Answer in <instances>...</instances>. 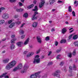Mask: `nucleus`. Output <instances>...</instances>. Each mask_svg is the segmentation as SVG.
Segmentation results:
<instances>
[{
  "instance_id": "f257e3e1",
  "label": "nucleus",
  "mask_w": 78,
  "mask_h": 78,
  "mask_svg": "<svg viewBox=\"0 0 78 78\" xmlns=\"http://www.w3.org/2000/svg\"><path fill=\"white\" fill-rule=\"evenodd\" d=\"M39 55H37L35 56V58L34 59V61L33 62L34 64H36V63H38L40 62V61H41V59L40 58L37 59V58H39Z\"/></svg>"
},
{
  "instance_id": "f03ea898",
  "label": "nucleus",
  "mask_w": 78,
  "mask_h": 78,
  "mask_svg": "<svg viewBox=\"0 0 78 78\" xmlns=\"http://www.w3.org/2000/svg\"><path fill=\"white\" fill-rule=\"evenodd\" d=\"M2 17L5 20H7L9 18V14L7 13H5L2 15Z\"/></svg>"
},
{
  "instance_id": "7ed1b4c3",
  "label": "nucleus",
  "mask_w": 78,
  "mask_h": 78,
  "mask_svg": "<svg viewBox=\"0 0 78 78\" xmlns=\"http://www.w3.org/2000/svg\"><path fill=\"white\" fill-rule=\"evenodd\" d=\"M40 74V72H38L35 74H32L30 76V78H36L37 77L38 75Z\"/></svg>"
},
{
  "instance_id": "20e7f679",
  "label": "nucleus",
  "mask_w": 78,
  "mask_h": 78,
  "mask_svg": "<svg viewBox=\"0 0 78 78\" xmlns=\"http://www.w3.org/2000/svg\"><path fill=\"white\" fill-rule=\"evenodd\" d=\"M44 0H41L42 2H41L40 3L39 5V7L40 8H41L44 5V4H45V2L44 1Z\"/></svg>"
},
{
  "instance_id": "39448f33",
  "label": "nucleus",
  "mask_w": 78,
  "mask_h": 78,
  "mask_svg": "<svg viewBox=\"0 0 78 78\" xmlns=\"http://www.w3.org/2000/svg\"><path fill=\"white\" fill-rule=\"evenodd\" d=\"M12 67L11 65V64H10L9 63L5 67V69L6 70H9L10 69H11V68Z\"/></svg>"
},
{
  "instance_id": "423d86ee",
  "label": "nucleus",
  "mask_w": 78,
  "mask_h": 78,
  "mask_svg": "<svg viewBox=\"0 0 78 78\" xmlns=\"http://www.w3.org/2000/svg\"><path fill=\"white\" fill-rule=\"evenodd\" d=\"M69 76H73V75H72V67L71 66H70L69 67Z\"/></svg>"
},
{
  "instance_id": "0eeeda50",
  "label": "nucleus",
  "mask_w": 78,
  "mask_h": 78,
  "mask_svg": "<svg viewBox=\"0 0 78 78\" xmlns=\"http://www.w3.org/2000/svg\"><path fill=\"white\" fill-rule=\"evenodd\" d=\"M10 65L12 66V67H14L16 64V61L13 60L11 62L9 63Z\"/></svg>"
},
{
  "instance_id": "6e6552de",
  "label": "nucleus",
  "mask_w": 78,
  "mask_h": 78,
  "mask_svg": "<svg viewBox=\"0 0 78 78\" xmlns=\"http://www.w3.org/2000/svg\"><path fill=\"white\" fill-rule=\"evenodd\" d=\"M28 68V66H24L23 69L21 71V73H25V72H27V69Z\"/></svg>"
},
{
  "instance_id": "1a4fd4ad",
  "label": "nucleus",
  "mask_w": 78,
  "mask_h": 78,
  "mask_svg": "<svg viewBox=\"0 0 78 78\" xmlns=\"http://www.w3.org/2000/svg\"><path fill=\"white\" fill-rule=\"evenodd\" d=\"M9 59L7 58L3 59L2 61V62L4 64H7V63H8V62H9Z\"/></svg>"
},
{
  "instance_id": "9d476101",
  "label": "nucleus",
  "mask_w": 78,
  "mask_h": 78,
  "mask_svg": "<svg viewBox=\"0 0 78 78\" xmlns=\"http://www.w3.org/2000/svg\"><path fill=\"white\" fill-rule=\"evenodd\" d=\"M38 12H35L32 18V20H34L35 19H37V17H35L36 14H38Z\"/></svg>"
},
{
  "instance_id": "9b49d317",
  "label": "nucleus",
  "mask_w": 78,
  "mask_h": 78,
  "mask_svg": "<svg viewBox=\"0 0 78 78\" xmlns=\"http://www.w3.org/2000/svg\"><path fill=\"white\" fill-rule=\"evenodd\" d=\"M7 74V73H5L4 74L0 76V78H2V77H3V76H5V78H9V77L8 76H6Z\"/></svg>"
},
{
  "instance_id": "f8f14e48",
  "label": "nucleus",
  "mask_w": 78,
  "mask_h": 78,
  "mask_svg": "<svg viewBox=\"0 0 78 78\" xmlns=\"http://www.w3.org/2000/svg\"><path fill=\"white\" fill-rule=\"evenodd\" d=\"M18 70H20V69H21L22 67H23V66L22 65V63H19L18 64V66L17 67Z\"/></svg>"
},
{
  "instance_id": "ddd939ff",
  "label": "nucleus",
  "mask_w": 78,
  "mask_h": 78,
  "mask_svg": "<svg viewBox=\"0 0 78 78\" xmlns=\"http://www.w3.org/2000/svg\"><path fill=\"white\" fill-rule=\"evenodd\" d=\"M59 70H57L55 73H53L52 75L54 76H56V74L59 73Z\"/></svg>"
},
{
  "instance_id": "4468645a",
  "label": "nucleus",
  "mask_w": 78,
  "mask_h": 78,
  "mask_svg": "<svg viewBox=\"0 0 78 78\" xmlns=\"http://www.w3.org/2000/svg\"><path fill=\"white\" fill-rule=\"evenodd\" d=\"M32 26L34 28H36V27H37V22H34L33 23Z\"/></svg>"
},
{
  "instance_id": "2eb2a0df",
  "label": "nucleus",
  "mask_w": 78,
  "mask_h": 78,
  "mask_svg": "<svg viewBox=\"0 0 78 78\" xmlns=\"http://www.w3.org/2000/svg\"><path fill=\"white\" fill-rule=\"evenodd\" d=\"M16 45H18V47H20L22 46L23 45V42H19L16 43Z\"/></svg>"
},
{
  "instance_id": "dca6fc26",
  "label": "nucleus",
  "mask_w": 78,
  "mask_h": 78,
  "mask_svg": "<svg viewBox=\"0 0 78 78\" xmlns=\"http://www.w3.org/2000/svg\"><path fill=\"white\" fill-rule=\"evenodd\" d=\"M24 10V9L23 8H20L19 9H16V11L17 12H21L23 11Z\"/></svg>"
},
{
  "instance_id": "f3484780",
  "label": "nucleus",
  "mask_w": 78,
  "mask_h": 78,
  "mask_svg": "<svg viewBox=\"0 0 78 78\" xmlns=\"http://www.w3.org/2000/svg\"><path fill=\"white\" fill-rule=\"evenodd\" d=\"M30 39L29 38H28L24 42V45H27L28 44V42H29V40Z\"/></svg>"
},
{
  "instance_id": "a211bd4d",
  "label": "nucleus",
  "mask_w": 78,
  "mask_h": 78,
  "mask_svg": "<svg viewBox=\"0 0 78 78\" xmlns=\"http://www.w3.org/2000/svg\"><path fill=\"white\" fill-rule=\"evenodd\" d=\"M78 38V35L76 34L74 35L73 37V40H76Z\"/></svg>"
},
{
  "instance_id": "6ab92c4d",
  "label": "nucleus",
  "mask_w": 78,
  "mask_h": 78,
  "mask_svg": "<svg viewBox=\"0 0 78 78\" xmlns=\"http://www.w3.org/2000/svg\"><path fill=\"white\" fill-rule=\"evenodd\" d=\"M37 41L39 42V43H41V38H40V37H37Z\"/></svg>"
},
{
  "instance_id": "aec40b11",
  "label": "nucleus",
  "mask_w": 78,
  "mask_h": 78,
  "mask_svg": "<svg viewBox=\"0 0 78 78\" xmlns=\"http://www.w3.org/2000/svg\"><path fill=\"white\" fill-rule=\"evenodd\" d=\"M67 31V29L65 28H63L62 29V34H65V33Z\"/></svg>"
},
{
  "instance_id": "412c9836",
  "label": "nucleus",
  "mask_w": 78,
  "mask_h": 78,
  "mask_svg": "<svg viewBox=\"0 0 78 78\" xmlns=\"http://www.w3.org/2000/svg\"><path fill=\"white\" fill-rule=\"evenodd\" d=\"M55 0H50L49 2L50 5H53L54 2H55Z\"/></svg>"
},
{
  "instance_id": "4be33fe9",
  "label": "nucleus",
  "mask_w": 78,
  "mask_h": 78,
  "mask_svg": "<svg viewBox=\"0 0 78 78\" xmlns=\"http://www.w3.org/2000/svg\"><path fill=\"white\" fill-rule=\"evenodd\" d=\"M14 26H15V23H13L9 25V27L10 28H12V27H14Z\"/></svg>"
},
{
  "instance_id": "5701e85b",
  "label": "nucleus",
  "mask_w": 78,
  "mask_h": 78,
  "mask_svg": "<svg viewBox=\"0 0 78 78\" xmlns=\"http://www.w3.org/2000/svg\"><path fill=\"white\" fill-rule=\"evenodd\" d=\"M14 47H15L14 45L12 44L10 47V48L11 50H14Z\"/></svg>"
},
{
  "instance_id": "b1692460",
  "label": "nucleus",
  "mask_w": 78,
  "mask_h": 78,
  "mask_svg": "<svg viewBox=\"0 0 78 78\" xmlns=\"http://www.w3.org/2000/svg\"><path fill=\"white\" fill-rule=\"evenodd\" d=\"M32 10L33 11H38V8H37V6H36L35 7V9H33Z\"/></svg>"
},
{
  "instance_id": "393cba45",
  "label": "nucleus",
  "mask_w": 78,
  "mask_h": 78,
  "mask_svg": "<svg viewBox=\"0 0 78 78\" xmlns=\"http://www.w3.org/2000/svg\"><path fill=\"white\" fill-rule=\"evenodd\" d=\"M19 32L21 35H22V34H23L24 33V32H23V29H20L19 31Z\"/></svg>"
},
{
  "instance_id": "a878e982",
  "label": "nucleus",
  "mask_w": 78,
  "mask_h": 78,
  "mask_svg": "<svg viewBox=\"0 0 78 78\" xmlns=\"http://www.w3.org/2000/svg\"><path fill=\"white\" fill-rule=\"evenodd\" d=\"M71 8V6H69L68 7V11L70 12L72 11V9Z\"/></svg>"
},
{
  "instance_id": "bb28decb",
  "label": "nucleus",
  "mask_w": 78,
  "mask_h": 78,
  "mask_svg": "<svg viewBox=\"0 0 78 78\" xmlns=\"http://www.w3.org/2000/svg\"><path fill=\"white\" fill-rule=\"evenodd\" d=\"M5 22V21L4 20H2L0 21V25H2V24H3Z\"/></svg>"
},
{
  "instance_id": "cd10ccee",
  "label": "nucleus",
  "mask_w": 78,
  "mask_h": 78,
  "mask_svg": "<svg viewBox=\"0 0 78 78\" xmlns=\"http://www.w3.org/2000/svg\"><path fill=\"white\" fill-rule=\"evenodd\" d=\"M17 39L16 38H15L13 39L12 40H11V43L12 44H14V43H15V41H16Z\"/></svg>"
},
{
  "instance_id": "c85d7f7f",
  "label": "nucleus",
  "mask_w": 78,
  "mask_h": 78,
  "mask_svg": "<svg viewBox=\"0 0 78 78\" xmlns=\"http://www.w3.org/2000/svg\"><path fill=\"white\" fill-rule=\"evenodd\" d=\"M74 44L75 46H76V47H78V41L74 42Z\"/></svg>"
},
{
  "instance_id": "c756f323",
  "label": "nucleus",
  "mask_w": 78,
  "mask_h": 78,
  "mask_svg": "<svg viewBox=\"0 0 78 78\" xmlns=\"http://www.w3.org/2000/svg\"><path fill=\"white\" fill-rule=\"evenodd\" d=\"M72 56V54L71 53H68V56L69 58H71Z\"/></svg>"
},
{
  "instance_id": "7c9ffc66",
  "label": "nucleus",
  "mask_w": 78,
  "mask_h": 78,
  "mask_svg": "<svg viewBox=\"0 0 78 78\" xmlns=\"http://www.w3.org/2000/svg\"><path fill=\"white\" fill-rule=\"evenodd\" d=\"M33 6H34V4H31L30 5L27 6V8L30 9V8H33Z\"/></svg>"
},
{
  "instance_id": "2f4dec72",
  "label": "nucleus",
  "mask_w": 78,
  "mask_h": 78,
  "mask_svg": "<svg viewBox=\"0 0 78 78\" xmlns=\"http://www.w3.org/2000/svg\"><path fill=\"white\" fill-rule=\"evenodd\" d=\"M66 40H62L60 41L61 44H62V43H66Z\"/></svg>"
},
{
  "instance_id": "473e14b6",
  "label": "nucleus",
  "mask_w": 78,
  "mask_h": 78,
  "mask_svg": "<svg viewBox=\"0 0 78 78\" xmlns=\"http://www.w3.org/2000/svg\"><path fill=\"white\" fill-rule=\"evenodd\" d=\"M28 16V14L27 13H25L23 15V17H27Z\"/></svg>"
},
{
  "instance_id": "72a5a7b5",
  "label": "nucleus",
  "mask_w": 78,
  "mask_h": 78,
  "mask_svg": "<svg viewBox=\"0 0 78 78\" xmlns=\"http://www.w3.org/2000/svg\"><path fill=\"white\" fill-rule=\"evenodd\" d=\"M73 70H76V65H73Z\"/></svg>"
},
{
  "instance_id": "f704fd0d",
  "label": "nucleus",
  "mask_w": 78,
  "mask_h": 78,
  "mask_svg": "<svg viewBox=\"0 0 78 78\" xmlns=\"http://www.w3.org/2000/svg\"><path fill=\"white\" fill-rule=\"evenodd\" d=\"M18 69V68H17V67H16L14 69H13V72H16L17 70Z\"/></svg>"
},
{
  "instance_id": "c9c22d12",
  "label": "nucleus",
  "mask_w": 78,
  "mask_h": 78,
  "mask_svg": "<svg viewBox=\"0 0 78 78\" xmlns=\"http://www.w3.org/2000/svg\"><path fill=\"white\" fill-rule=\"evenodd\" d=\"M64 64V62H62L60 63V66H62Z\"/></svg>"
},
{
  "instance_id": "e433bc0d",
  "label": "nucleus",
  "mask_w": 78,
  "mask_h": 78,
  "mask_svg": "<svg viewBox=\"0 0 78 78\" xmlns=\"http://www.w3.org/2000/svg\"><path fill=\"white\" fill-rule=\"evenodd\" d=\"M73 35V34H72L70 35L68 37L69 39H70L72 38V37Z\"/></svg>"
},
{
  "instance_id": "4c0bfd02",
  "label": "nucleus",
  "mask_w": 78,
  "mask_h": 78,
  "mask_svg": "<svg viewBox=\"0 0 78 78\" xmlns=\"http://www.w3.org/2000/svg\"><path fill=\"white\" fill-rule=\"evenodd\" d=\"M72 14H73V16H74V17H75V12H74V11H73Z\"/></svg>"
},
{
  "instance_id": "58836bf2",
  "label": "nucleus",
  "mask_w": 78,
  "mask_h": 78,
  "mask_svg": "<svg viewBox=\"0 0 78 78\" xmlns=\"http://www.w3.org/2000/svg\"><path fill=\"white\" fill-rule=\"evenodd\" d=\"M50 39V37L49 36H47L46 37L45 40L46 41H49V40Z\"/></svg>"
},
{
  "instance_id": "ea45409f",
  "label": "nucleus",
  "mask_w": 78,
  "mask_h": 78,
  "mask_svg": "<svg viewBox=\"0 0 78 78\" xmlns=\"http://www.w3.org/2000/svg\"><path fill=\"white\" fill-rule=\"evenodd\" d=\"M41 51V49H39L37 51V52H36V54H38V53H39V52Z\"/></svg>"
},
{
  "instance_id": "a19ab883",
  "label": "nucleus",
  "mask_w": 78,
  "mask_h": 78,
  "mask_svg": "<svg viewBox=\"0 0 78 78\" xmlns=\"http://www.w3.org/2000/svg\"><path fill=\"white\" fill-rule=\"evenodd\" d=\"M12 22V20H10L8 21V23H9V24H10Z\"/></svg>"
},
{
  "instance_id": "79ce46f5",
  "label": "nucleus",
  "mask_w": 78,
  "mask_h": 78,
  "mask_svg": "<svg viewBox=\"0 0 78 78\" xmlns=\"http://www.w3.org/2000/svg\"><path fill=\"white\" fill-rule=\"evenodd\" d=\"M61 56V55H58L57 57V59H60V58L59 57Z\"/></svg>"
},
{
  "instance_id": "37998d69",
  "label": "nucleus",
  "mask_w": 78,
  "mask_h": 78,
  "mask_svg": "<svg viewBox=\"0 0 78 78\" xmlns=\"http://www.w3.org/2000/svg\"><path fill=\"white\" fill-rule=\"evenodd\" d=\"M29 54H30V56H31L32 55H34V52H31L30 53H29Z\"/></svg>"
},
{
  "instance_id": "c03bdc74",
  "label": "nucleus",
  "mask_w": 78,
  "mask_h": 78,
  "mask_svg": "<svg viewBox=\"0 0 78 78\" xmlns=\"http://www.w3.org/2000/svg\"><path fill=\"white\" fill-rule=\"evenodd\" d=\"M19 6H23V4H22V3H21V2H19Z\"/></svg>"
},
{
  "instance_id": "a18cd8bd",
  "label": "nucleus",
  "mask_w": 78,
  "mask_h": 78,
  "mask_svg": "<svg viewBox=\"0 0 78 78\" xmlns=\"http://www.w3.org/2000/svg\"><path fill=\"white\" fill-rule=\"evenodd\" d=\"M76 53L75 51H74L73 53V56H75L76 55Z\"/></svg>"
},
{
  "instance_id": "49530a36",
  "label": "nucleus",
  "mask_w": 78,
  "mask_h": 78,
  "mask_svg": "<svg viewBox=\"0 0 78 78\" xmlns=\"http://www.w3.org/2000/svg\"><path fill=\"white\" fill-rule=\"evenodd\" d=\"M5 8L4 7H1L0 9V10H1V11L3 10H5Z\"/></svg>"
},
{
  "instance_id": "de8ad7c7",
  "label": "nucleus",
  "mask_w": 78,
  "mask_h": 78,
  "mask_svg": "<svg viewBox=\"0 0 78 78\" xmlns=\"http://www.w3.org/2000/svg\"><path fill=\"white\" fill-rule=\"evenodd\" d=\"M53 64V62H50L48 63V65L50 66V65H51Z\"/></svg>"
},
{
  "instance_id": "09e8293b",
  "label": "nucleus",
  "mask_w": 78,
  "mask_h": 78,
  "mask_svg": "<svg viewBox=\"0 0 78 78\" xmlns=\"http://www.w3.org/2000/svg\"><path fill=\"white\" fill-rule=\"evenodd\" d=\"M16 24H18V25L20 24L21 22L20 21L16 22Z\"/></svg>"
},
{
  "instance_id": "8fccbe9b",
  "label": "nucleus",
  "mask_w": 78,
  "mask_h": 78,
  "mask_svg": "<svg viewBox=\"0 0 78 78\" xmlns=\"http://www.w3.org/2000/svg\"><path fill=\"white\" fill-rule=\"evenodd\" d=\"M27 58H29V57H30V56H31V55L29 53L27 55Z\"/></svg>"
},
{
  "instance_id": "3c124183",
  "label": "nucleus",
  "mask_w": 78,
  "mask_h": 78,
  "mask_svg": "<svg viewBox=\"0 0 78 78\" xmlns=\"http://www.w3.org/2000/svg\"><path fill=\"white\" fill-rule=\"evenodd\" d=\"M52 53V52H51V51H49L48 54V56H50V55H51Z\"/></svg>"
},
{
  "instance_id": "603ef678",
  "label": "nucleus",
  "mask_w": 78,
  "mask_h": 78,
  "mask_svg": "<svg viewBox=\"0 0 78 78\" xmlns=\"http://www.w3.org/2000/svg\"><path fill=\"white\" fill-rule=\"evenodd\" d=\"M16 1V0H10V2L11 3L14 2Z\"/></svg>"
},
{
  "instance_id": "864d4df0",
  "label": "nucleus",
  "mask_w": 78,
  "mask_h": 78,
  "mask_svg": "<svg viewBox=\"0 0 78 78\" xmlns=\"http://www.w3.org/2000/svg\"><path fill=\"white\" fill-rule=\"evenodd\" d=\"M24 25H25V23H23V24H22L20 27V28H22V27H23V26H24Z\"/></svg>"
},
{
  "instance_id": "5fc2aeb1",
  "label": "nucleus",
  "mask_w": 78,
  "mask_h": 78,
  "mask_svg": "<svg viewBox=\"0 0 78 78\" xmlns=\"http://www.w3.org/2000/svg\"><path fill=\"white\" fill-rule=\"evenodd\" d=\"M25 35H23L21 36V38L22 39H23L24 38H25Z\"/></svg>"
},
{
  "instance_id": "6e6d98bb",
  "label": "nucleus",
  "mask_w": 78,
  "mask_h": 78,
  "mask_svg": "<svg viewBox=\"0 0 78 78\" xmlns=\"http://www.w3.org/2000/svg\"><path fill=\"white\" fill-rule=\"evenodd\" d=\"M55 44L56 46H57L58 44V42L57 41H55Z\"/></svg>"
},
{
  "instance_id": "4d7b16f0",
  "label": "nucleus",
  "mask_w": 78,
  "mask_h": 78,
  "mask_svg": "<svg viewBox=\"0 0 78 78\" xmlns=\"http://www.w3.org/2000/svg\"><path fill=\"white\" fill-rule=\"evenodd\" d=\"M18 17V15H16L14 16V18H17Z\"/></svg>"
},
{
  "instance_id": "13d9d810",
  "label": "nucleus",
  "mask_w": 78,
  "mask_h": 78,
  "mask_svg": "<svg viewBox=\"0 0 78 78\" xmlns=\"http://www.w3.org/2000/svg\"><path fill=\"white\" fill-rule=\"evenodd\" d=\"M33 45H29V48H33Z\"/></svg>"
},
{
  "instance_id": "bf43d9fd",
  "label": "nucleus",
  "mask_w": 78,
  "mask_h": 78,
  "mask_svg": "<svg viewBox=\"0 0 78 78\" xmlns=\"http://www.w3.org/2000/svg\"><path fill=\"white\" fill-rule=\"evenodd\" d=\"M55 31V28H52L51 30V31Z\"/></svg>"
},
{
  "instance_id": "052dcab7",
  "label": "nucleus",
  "mask_w": 78,
  "mask_h": 78,
  "mask_svg": "<svg viewBox=\"0 0 78 78\" xmlns=\"http://www.w3.org/2000/svg\"><path fill=\"white\" fill-rule=\"evenodd\" d=\"M57 73L56 74V76H57V77H58V78H59V76H60V75L59 74H57Z\"/></svg>"
},
{
  "instance_id": "680f3d73",
  "label": "nucleus",
  "mask_w": 78,
  "mask_h": 78,
  "mask_svg": "<svg viewBox=\"0 0 78 78\" xmlns=\"http://www.w3.org/2000/svg\"><path fill=\"white\" fill-rule=\"evenodd\" d=\"M47 74H45L43 77L44 78H45V77H47Z\"/></svg>"
},
{
  "instance_id": "e2e57ef3",
  "label": "nucleus",
  "mask_w": 78,
  "mask_h": 78,
  "mask_svg": "<svg viewBox=\"0 0 78 78\" xmlns=\"http://www.w3.org/2000/svg\"><path fill=\"white\" fill-rule=\"evenodd\" d=\"M58 3H62V1H60V0H58Z\"/></svg>"
},
{
  "instance_id": "0e129e2a",
  "label": "nucleus",
  "mask_w": 78,
  "mask_h": 78,
  "mask_svg": "<svg viewBox=\"0 0 78 78\" xmlns=\"http://www.w3.org/2000/svg\"><path fill=\"white\" fill-rule=\"evenodd\" d=\"M12 37V38H13L14 37H15V35H12V37Z\"/></svg>"
},
{
  "instance_id": "69168bd1",
  "label": "nucleus",
  "mask_w": 78,
  "mask_h": 78,
  "mask_svg": "<svg viewBox=\"0 0 78 78\" xmlns=\"http://www.w3.org/2000/svg\"><path fill=\"white\" fill-rule=\"evenodd\" d=\"M28 53V52L27 51H25L23 53L24 54H27Z\"/></svg>"
},
{
  "instance_id": "338daca9",
  "label": "nucleus",
  "mask_w": 78,
  "mask_h": 78,
  "mask_svg": "<svg viewBox=\"0 0 78 78\" xmlns=\"http://www.w3.org/2000/svg\"><path fill=\"white\" fill-rule=\"evenodd\" d=\"M61 51V50H58L57 51V53H59V52H60Z\"/></svg>"
},
{
  "instance_id": "774afa93",
  "label": "nucleus",
  "mask_w": 78,
  "mask_h": 78,
  "mask_svg": "<svg viewBox=\"0 0 78 78\" xmlns=\"http://www.w3.org/2000/svg\"><path fill=\"white\" fill-rule=\"evenodd\" d=\"M55 10H56L55 9H53L52 10V12H54V11H55Z\"/></svg>"
}]
</instances>
